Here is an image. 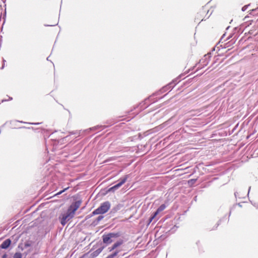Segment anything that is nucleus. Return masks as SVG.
Wrapping results in <instances>:
<instances>
[{
	"mask_svg": "<svg viewBox=\"0 0 258 258\" xmlns=\"http://www.w3.org/2000/svg\"><path fill=\"white\" fill-rule=\"evenodd\" d=\"M8 101V98H6L5 99H3L2 100V102H6V101Z\"/></svg>",
	"mask_w": 258,
	"mask_h": 258,
	"instance_id": "20",
	"label": "nucleus"
},
{
	"mask_svg": "<svg viewBox=\"0 0 258 258\" xmlns=\"http://www.w3.org/2000/svg\"><path fill=\"white\" fill-rule=\"evenodd\" d=\"M30 246V244L28 243H25V247H28Z\"/></svg>",
	"mask_w": 258,
	"mask_h": 258,
	"instance_id": "21",
	"label": "nucleus"
},
{
	"mask_svg": "<svg viewBox=\"0 0 258 258\" xmlns=\"http://www.w3.org/2000/svg\"><path fill=\"white\" fill-rule=\"evenodd\" d=\"M13 258H22V254L20 252H16L14 255Z\"/></svg>",
	"mask_w": 258,
	"mask_h": 258,
	"instance_id": "13",
	"label": "nucleus"
},
{
	"mask_svg": "<svg viewBox=\"0 0 258 258\" xmlns=\"http://www.w3.org/2000/svg\"><path fill=\"white\" fill-rule=\"evenodd\" d=\"M250 189V187H249V189H248V193H247V195H248V194H249Z\"/></svg>",
	"mask_w": 258,
	"mask_h": 258,
	"instance_id": "26",
	"label": "nucleus"
},
{
	"mask_svg": "<svg viewBox=\"0 0 258 258\" xmlns=\"http://www.w3.org/2000/svg\"><path fill=\"white\" fill-rule=\"evenodd\" d=\"M248 6H249V5H245V6H243L242 8V11H243V12L246 11Z\"/></svg>",
	"mask_w": 258,
	"mask_h": 258,
	"instance_id": "16",
	"label": "nucleus"
},
{
	"mask_svg": "<svg viewBox=\"0 0 258 258\" xmlns=\"http://www.w3.org/2000/svg\"><path fill=\"white\" fill-rule=\"evenodd\" d=\"M104 218V216L102 215H99L96 219L94 221L93 223L95 225H97L101 220H102Z\"/></svg>",
	"mask_w": 258,
	"mask_h": 258,
	"instance_id": "8",
	"label": "nucleus"
},
{
	"mask_svg": "<svg viewBox=\"0 0 258 258\" xmlns=\"http://www.w3.org/2000/svg\"><path fill=\"white\" fill-rule=\"evenodd\" d=\"M234 195H235V197H236V198H237V197H238V198H240V197H239V194H238V192H235V193H234Z\"/></svg>",
	"mask_w": 258,
	"mask_h": 258,
	"instance_id": "18",
	"label": "nucleus"
},
{
	"mask_svg": "<svg viewBox=\"0 0 258 258\" xmlns=\"http://www.w3.org/2000/svg\"><path fill=\"white\" fill-rule=\"evenodd\" d=\"M115 248H116V247H114V245H113L111 247L108 248L110 251L113 250Z\"/></svg>",
	"mask_w": 258,
	"mask_h": 258,
	"instance_id": "17",
	"label": "nucleus"
},
{
	"mask_svg": "<svg viewBox=\"0 0 258 258\" xmlns=\"http://www.w3.org/2000/svg\"><path fill=\"white\" fill-rule=\"evenodd\" d=\"M13 99L12 97H9L8 100H12Z\"/></svg>",
	"mask_w": 258,
	"mask_h": 258,
	"instance_id": "22",
	"label": "nucleus"
},
{
	"mask_svg": "<svg viewBox=\"0 0 258 258\" xmlns=\"http://www.w3.org/2000/svg\"><path fill=\"white\" fill-rule=\"evenodd\" d=\"M166 208V206L165 204L161 205L155 212V215H158V213L163 211Z\"/></svg>",
	"mask_w": 258,
	"mask_h": 258,
	"instance_id": "6",
	"label": "nucleus"
},
{
	"mask_svg": "<svg viewBox=\"0 0 258 258\" xmlns=\"http://www.w3.org/2000/svg\"><path fill=\"white\" fill-rule=\"evenodd\" d=\"M11 241L10 239L5 240L1 245L0 247L2 249L7 248L11 244Z\"/></svg>",
	"mask_w": 258,
	"mask_h": 258,
	"instance_id": "5",
	"label": "nucleus"
},
{
	"mask_svg": "<svg viewBox=\"0 0 258 258\" xmlns=\"http://www.w3.org/2000/svg\"><path fill=\"white\" fill-rule=\"evenodd\" d=\"M249 14L252 15L258 14V7L252 10Z\"/></svg>",
	"mask_w": 258,
	"mask_h": 258,
	"instance_id": "11",
	"label": "nucleus"
},
{
	"mask_svg": "<svg viewBox=\"0 0 258 258\" xmlns=\"http://www.w3.org/2000/svg\"><path fill=\"white\" fill-rule=\"evenodd\" d=\"M110 208V203L108 201L105 202L92 212V215L103 214L106 213Z\"/></svg>",
	"mask_w": 258,
	"mask_h": 258,
	"instance_id": "2",
	"label": "nucleus"
},
{
	"mask_svg": "<svg viewBox=\"0 0 258 258\" xmlns=\"http://www.w3.org/2000/svg\"><path fill=\"white\" fill-rule=\"evenodd\" d=\"M108 234L112 238H116L119 236V234L118 233H109Z\"/></svg>",
	"mask_w": 258,
	"mask_h": 258,
	"instance_id": "9",
	"label": "nucleus"
},
{
	"mask_svg": "<svg viewBox=\"0 0 258 258\" xmlns=\"http://www.w3.org/2000/svg\"><path fill=\"white\" fill-rule=\"evenodd\" d=\"M6 256H7V255H6V254H4V255H3V258H6Z\"/></svg>",
	"mask_w": 258,
	"mask_h": 258,
	"instance_id": "24",
	"label": "nucleus"
},
{
	"mask_svg": "<svg viewBox=\"0 0 258 258\" xmlns=\"http://www.w3.org/2000/svg\"><path fill=\"white\" fill-rule=\"evenodd\" d=\"M157 215H155V213H154V214L149 218V224H150L153 221V220L155 218V217Z\"/></svg>",
	"mask_w": 258,
	"mask_h": 258,
	"instance_id": "14",
	"label": "nucleus"
},
{
	"mask_svg": "<svg viewBox=\"0 0 258 258\" xmlns=\"http://www.w3.org/2000/svg\"><path fill=\"white\" fill-rule=\"evenodd\" d=\"M81 202V200L74 202L69 207L67 212L61 215L59 218L60 219V223L63 226L65 225L68 221L74 217L75 213L80 207Z\"/></svg>",
	"mask_w": 258,
	"mask_h": 258,
	"instance_id": "1",
	"label": "nucleus"
},
{
	"mask_svg": "<svg viewBox=\"0 0 258 258\" xmlns=\"http://www.w3.org/2000/svg\"><path fill=\"white\" fill-rule=\"evenodd\" d=\"M122 243H123V241L122 240L118 241L113 244L114 247H115L116 248H117L119 246L121 245L122 244Z\"/></svg>",
	"mask_w": 258,
	"mask_h": 258,
	"instance_id": "12",
	"label": "nucleus"
},
{
	"mask_svg": "<svg viewBox=\"0 0 258 258\" xmlns=\"http://www.w3.org/2000/svg\"><path fill=\"white\" fill-rule=\"evenodd\" d=\"M238 206L240 207H242V205L240 203L238 204Z\"/></svg>",
	"mask_w": 258,
	"mask_h": 258,
	"instance_id": "25",
	"label": "nucleus"
},
{
	"mask_svg": "<svg viewBox=\"0 0 258 258\" xmlns=\"http://www.w3.org/2000/svg\"><path fill=\"white\" fill-rule=\"evenodd\" d=\"M118 253V251H115L113 253H112L111 254L108 255L105 258H113L115 256L117 255V254Z\"/></svg>",
	"mask_w": 258,
	"mask_h": 258,
	"instance_id": "10",
	"label": "nucleus"
},
{
	"mask_svg": "<svg viewBox=\"0 0 258 258\" xmlns=\"http://www.w3.org/2000/svg\"><path fill=\"white\" fill-rule=\"evenodd\" d=\"M102 239L103 242L106 244H110L113 241L112 238L108 234L103 235L102 236Z\"/></svg>",
	"mask_w": 258,
	"mask_h": 258,
	"instance_id": "4",
	"label": "nucleus"
},
{
	"mask_svg": "<svg viewBox=\"0 0 258 258\" xmlns=\"http://www.w3.org/2000/svg\"><path fill=\"white\" fill-rule=\"evenodd\" d=\"M129 175H126L124 177L120 179L119 182L117 183L116 184L114 185L112 187H110L109 189V191H114L116 189H118L119 187H120L123 184H124L127 179Z\"/></svg>",
	"mask_w": 258,
	"mask_h": 258,
	"instance_id": "3",
	"label": "nucleus"
},
{
	"mask_svg": "<svg viewBox=\"0 0 258 258\" xmlns=\"http://www.w3.org/2000/svg\"><path fill=\"white\" fill-rule=\"evenodd\" d=\"M196 179H191L190 181H189L188 182H191L192 183H194L196 182Z\"/></svg>",
	"mask_w": 258,
	"mask_h": 258,
	"instance_id": "19",
	"label": "nucleus"
},
{
	"mask_svg": "<svg viewBox=\"0 0 258 258\" xmlns=\"http://www.w3.org/2000/svg\"><path fill=\"white\" fill-rule=\"evenodd\" d=\"M69 188V187H67L66 188H64V189L59 191L58 192H57L56 194H55V196L56 195H60L61 194H62V192H63L64 191H66V190H67Z\"/></svg>",
	"mask_w": 258,
	"mask_h": 258,
	"instance_id": "15",
	"label": "nucleus"
},
{
	"mask_svg": "<svg viewBox=\"0 0 258 258\" xmlns=\"http://www.w3.org/2000/svg\"><path fill=\"white\" fill-rule=\"evenodd\" d=\"M31 124H40V123H31Z\"/></svg>",
	"mask_w": 258,
	"mask_h": 258,
	"instance_id": "23",
	"label": "nucleus"
},
{
	"mask_svg": "<svg viewBox=\"0 0 258 258\" xmlns=\"http://www.w3.org/2000/svg\"><path fill=\"white\" fill-rule=\"evenodd\" d=\"M103 247H100L98 248L96 250L93 252V256H97L99 253L101 252L102 250L103 249Z\"/></svg>",
	"mask_w": 258,
	"mask_h": 258,
	"instance_id": "7",
	"label": "nucleus"
}]
</instances>
